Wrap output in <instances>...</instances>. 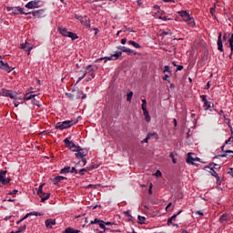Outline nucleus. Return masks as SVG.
I'll return each mask as SVG.
<instances>
[{"label":"nucleus","mask_w":233,"mask_h":233,"mask_svg":"<svg viewBox=\"0 0 233 233\" xmlns=\"http://www.w3.org/2000/svg\"><path fill=\"white\" fill-rule=\"evenodd\" d=\"M77 124V120H66L64 122H58L56 125V130H65L66 128H70V127H74V125Z\"/></svg>","instance_id":"nucleus-1"},{"label":"nucleus","mask_w":233,"mask_h":233,"mask_svg":"<svg viewBox=\"0 0 233 233\" xmlns=\"http://www.w3.org/2000/svg\"><path fill=\"white\" fill-rule=\"evenodd\" d=\"M58 32L64 37H70L72 41H76V39H79V36H77V34L70 32L65 27H58Z\"/></svg>","instance_id":"nucleus-2"},{"label":"nucleus","mask_w":233,"mask_h":233,"mask_svg":"<svg viewBox=\"0 0 233 233\" xmlns=\"http://www.w3.org/2000/svg\"><path fill=\"white\" fill-rule=\"evenodd\" d=\"M7 12H11V15H19V14H22L24 15H28L29 14H32V13H26L25 11H23V8L21 7H10V6H7L5 7Z\"/></svg>","instance_id":"nucleus-3"},{"label":"nucleus","mask_w":233,"mask_h":233,"mask_svg":"<svg viewBox=\"0 0 233 233\" xmlns=\"http://www.w3.org/2000/svg\"><path fill=\"white\" fill-rule=\"evenodd\" d=\"M0 94L4 97H10V99H17V92L12 90L2 89Z\"/></svg>","instance_id":"nucleus-4"},{"label":"nucleus","mask_w":233,"mask_h":233,"mask_svg":"<svg viewBox=\"0 0 233 233\" xmlns=\"http://www.w3.org/2000/svg\"><path fill=\"white\" fill-rule=\"evenodd\" d=\"M43 187H45V183L41 184L38 187L37 194L39 198H41V203H45L47 199H50V194H44L46 197H43Z\"/></svg>","instance_id":"nucleus-5"},{"label":"nucleus","mask_w":233,"mask_h":233,"mask_svg":"<svg viewBox=\"0 0 233 233\" xmlns=\"http://www.w3.org/2000/svg\"><path fill=\"white\" fill-rule=\"evenodd\" d=\"M6 170L0 171V183H2V185H8V183L12 181V179L6 178Z\"/></svg>","instance_id":"nucleus-6"},{"label":"nucleus","mask_w":233,"mask_h":233,"mask_svg":"<svg viewBox=\"0 0 233 233\" xmlns=\"http://www.w3.org/2000/svg\"><path fill=\"white\" fill-rule=\"evenodd\" d=\"M89 225H99L100 228H103L104 230H109V228L105 226V221L99 218H95L89 223Z\"/></svg>","instance_id":"nucleus-7"},{"label":"nucleus","mask_w":233,"mask_h":233,"mask_svg":"<svg viewBox=\"0 0 233 233\" xmlns=\"http://www.w3.org/2000/svg\"><path fill=\"white\" fill-rule=\"evenodd\" d=\"M41 3V1L39 0H33V1H30L29 3H27L25 5V8H29V9H34V8H39V5Z\"/></svg>","instance_id":"nucleus-8"},{"label":"nucleus","mask_w":233,"mask_h":233,"mask_svg":"<svg viewBox=\"0 0 233 233\" xmlns=\"http://www.w3.org/2000/svg\"><path fill=\"white\" fill-rule=\"evenodd\" d=\"M96 70H97V67H94V66L89 65L86 67H84V70H80V74H85V76H86V74H90L91 72H96Z\"/></svg>","instance_id":"nucleus-9"},{"label":"nucleus","mask_w":233,"mask_h":233,"mask_svg":"<svg viewBox=\"0 0 233 233\" xmlns=\"http://www.w3.org/2000/svg\"><path fill=\"white\" fill-rule=\"evenodd\" d=\"M0 68L1 70H5V72H12L14 70V68H12L8 63H5L3 62V60L0 61Z\"/></svg>","instance_id":"nucleus-10"},{"label":"nucleus","mask_w":233,"mask_h":233,"mask_svg":"<svg viewBox=\"0 0 233 233\" xmlns=\"http://www.w3.org/2000/svg\"><path fill=\"white\" fill-rule=\"evenodd\" d=\"M195 161H200V158L193 157L192 153H188L187 157V163H188V165H196Z\"/></svg>","instance_id":"nucleus-11"},{"label":"nucleus","mask_w":233,"mask_h":233,"mask_svg":"<svg viewBox=\"0 0 233 233\" xmlns=\"http://www.w3.org/2000/svg\"><path fill=\"white\" fill-rule=\"evenodd\" d=\"M223 35V34L221 32L218 33V50H219V52H223V39L221 38Z\"/></svg>","instance_id":"nucleus-12"},{"label":"nucleus","mask_w":233,"mask_h":233,"mask_svg":"<svg viewBox=\"0 0 233 233\" xmlns=\"http://www.w3.org/2000/svg\"><path fill=\"white\" fill-rule=\"evenodd\" d=\"M80 23L84 25V26H87V28H90V18L88 16H81Z\"/></svg>","instance_id":"nucleus-13"},{"label":"nucleus","mask_w":233,"mask_h":233,"mask_svg":"<svg viewBox=\"0 0 233 233\" xmlns=\"http://www.w3.org/2000/svg\"><path fill=\"white\" fill-rule=\"evenodd\" d=\"M66 179H68L66 177L57 176L52 179V183L53 185H58L61 181H65Z\"/></svg>","instance_id":"nucleus-14"},{"label":"nucleus","mask_w":233,"mask_h":233,"mask_svg":"<svg viewBox=\"0 0 233 233\" xmlns=\"http://www.w3.org/2000/svg\"><path fill=\"white\" fill-rule=\"evenodd\" d=\"M178 15H180V17H182L184 19V21H190V18L192 16H190V14H188V12L187 11H179Z\"/></svg>","instance_id":"nucleus-15"},{"label":"nucleus","mask_w":233,"mask_h":233,"mask_svg":"<svg viewBox=\"0 0 233 233\" xmlns=\"http://www.w3.org/2000/svg\"><path fill=\"white\" fill-rule=\"evenodd\" d=\"M88 152H85L84 149L81 150V151H76V153L75 154V157L77 158V159H83L84 157H86Z\"/></svg>","instance_id":"nucleus-16"},{"label":"nucleus","mask_w":233,"mask_h":233,"mask_svg":"<svg viewBox=\"0 0 233 233\" xmlns=\"http://www.w3.org/2000/svg\"><path fill=\"white\" fill-rule=\"evenodd\" d=\"M32 94H34L33 91H31V92L25 94V95L24 96V100H25V101H30V99H34V101H35V97H37V95H32Z\"/></svg>","instance_id":"nucleus-17"},{"label":"nucleus","mask_w":233,"mask_h":233,"mask_svg":"<svg viewBox=\"0 0 233 233\" xmlns=\"http://www.w3.org/2000/svg\"><path fill=\"white\" fill-rule=\"evenodd\" d=\"M32 14H33L34 17H35V18L43 17L45 15V10L40 9V10L33 12Z\"/></svg>","instance_id":"nucleus-18"},{"label":"nucleus","mask_w":233,"mask_h":233,"mask_svg":"<svg viewBox=\"0 0 233 233\" xmlns=\"http://www.w3.org/2000/svg\"><path fill=\"white\" fill-rule=\"evenodd\" d=\"M64 143L66 145V147L71 149V148H76V144L73 141H70V139L66 138L64 140Z\"/></svg>","instance_id":"nucleus-19"},{"label":"nucleus","mask_w":233,"mask_h":233,"mask_svg":"<svg viewBox=\"0 0 233 233\" xmlns=\"http://www.w3.org/2000/svg\"><path fill=\"white\" fill-rule=\"evenodd\" d=\"M94 168H95L94 166L82 168L79 170L78 174H80V176H85V172H90V170H94Z\"/></svg>","instance_id":"nucleus-20"},{"label":"nucleus","mask_w":233,"mask_h":233,"mask_svg":"<svg viewBox=\"0 0 233 233\" xmlns=\"http://www.w3.org/2000/svg\"><path fill=\"white\" fill-rule=\"evenodd\" d=\"M56 225V219L48 218L46 220V227L47 228H52Z\"/></svg>","instance_id":"nucleus-21"},{"label":"nucleus","mask_w":233,"mask_h":233,"mask_svg":"<svg viewBox=\"0 0 233 233\" xmlns=\"http://www.w3.org/2000/svg\"><path fill=\"white\" fill-rule=\"evenodd\" d=\"M181 212H183V211L180 210L178 213L173 215L171 218H169L167 219V225H168V227H170V225H172V221H176V218H177V217L179 216V214H181Z\"/></svg>","instance_id":"nucleus-22"},{"label":"nucleus","mask_w":233,"mask_h":233,"mask_svg":"<svg viewBox=\"0 0 233 233\" xmlns=\"http://www.w3.org/2000/svg\"><path fill=\"white\" fill-rule=\"evenodd\" d=\"M117 50H119V52H121V54H123V52H125L126 54H128V52H130V48H128L127 46H119L117 47Z\"/></svg>","instance_id":"nucleus-23"},{"label":"nucleus","mask_w":233,"mask_h":233,"mask_svg":"<svg viewBox=\"0 0 233 233\" xmlns=\"http://www.w3.org/2000/svg\"><path fill=\"white\" fill-rule=\"evenodd\" d=\"M208 168H210V170H212V168H213V170H220L221 167H219V165H218V164L211 163V164H209Z\"/></svg>","instance_id":"nucleus-24"},{"label":"nucleus","mask_w":233,"mask_h":233,"mask_svg":"<svg viewBox=\"0 0 233 233\" xmlns=\"http://www.w3.org/2000/svg\"><path fill=\"white\" fill-rule=\"evenodd\" d=\"M81 230L79 229H74L73 228H67L65 229L63 233H79Z\"/></svg>","instance_id":"nucleus-25"},{"label":"nucleus","mask_w":233,"mask_h":233,"mask_svg":"<svg viewBox=\"0 0 233 233\" xmlns=\"http://www.w3.org/2000/svg\"><path fill=\"white\" fill-rule=\"evenodd\" d=\"M127 43H128V45H132V46H134V48H141V46L134 40H129Z\"/></svg>","instance_id":"nucleus-26"},{"label":"nucleus","mask_w":233,"mask_h":233,"mask_svg":"<svg viewBox=\"0 0 233 233\" xmlns=\"http://www.w3.org/2000/svg\"><path fill=\"white\" fill-rule=\"evenodd\" d=\"M186 23H187L188 26H191L192 28L196 26V21H194L192 16L189 18V20L186 21Z\"/></svg>","instance_id":"nucleus-27"},{"label":"nucleus","mask_w":233,"mask_h":233,"mask_svg":"<svg viewBox=\"0 0 233 233\" xmlns=\"http://www.w3.org/2000/svg\"><path fill=\"white\" fill-rule=\"evenodd\" d=\"M111 56L113 57V61H117V59L121 57L122 53H121V51H118V52H116V53H115L114 55H111Z\"/></svg>","instance_id":"nucleus-28"},{"label":"nucleus","mask_w":233,"mask_h":233,"mask_svg":"<svg viewBox=\"0 0 233 233\" xmlns=\"http://www.w3.org/2000/svg\"><path fill=\"white\" fill-rule=\"evenodd\" d=\"M143 114L145 116V119H146L147 123H150L151 118H150V115H148V110H147V109L144 110Z\"/></svg>","instance_id":"nucleus-29"},{"label":"nucleus","mask_w":233,"mask_h":233,"mask_svg":"<svg viewBox=\"0 0 233 233\" xmlns=\"http://www.w3.org/2000/svg\"><path fill=\"white\" fill-rule=\"evenodd\" d=\"M86 99V95L83 93V91H78L77 92V96H76V99Z\"/></svg>","instance_id":"nucleus-30"},{"label":"nucleus","mask_w":233,"mask_h":233,"mask_svg":"<svg viewBox=\"0 0 233 233\" xmlns=\"http://www.w3.org/2000/svg\"><path fill=\"white\" fill-rule=\"evenodd\" d=\"M137 219H138V223H140V225H145V221H147V218H145L141 215H138Z\"/></svg>","instance_id":"nucleus-31"},{"label":"nucleus","mask_w":233,"mask_h":233,"mask_svg":"<svg viewBox=\"0 0 233 233\" xmlns=\"http://www.w3.org/2000/svg\"><path fill=\"white\" fill-rule=\"evenodd\" d=\"M70 167H66L60 170V174H69Z\"/></svg>","instance_id":"nucleus-32"},{"label":"nucleus","mask_w":233,"mask_h":233,"mask_svg":"<svg viewBox=\"0 0 233 233\" xmlns=\"http://www.w3.org/2000/svg\"><path fill=\"white\" fill-rule=\"evenodd\" d=\"M70 150H72V152H81V150H83V148H81V147H79V146L75 145V147H71Z\"/></svg>","instance_id":"nucleus-33"},{"label":"nucleus","mask_w":233,"mask_h":233,"mask_svg":"<svg viewBox=\"0 0 233 233\" xmlns=\"http://www.w3.org/2000/svg\"><path fill=\"white\" fill-rule=\"evenodd\" d=\"M229 47L231 50V54L233 52V34L231 35L230 38L228 39Z\"/></svg>","instance_id":"nucleus-34"},{"label":"nucleus","mask_w":233,"mask_h":233,"mask_svg":"<svg viewBox=\"0 0 233 233\" xmlns=\"http://www.w3.org/2000/svg\"><path fill=\"white\" fill-rule=\"evenodd\" d=\"M228 218V215H227V214L221 215V217L219 218L220 223H225V221H227Z\"/></svg>","instance_id":"nucleus-35"},{"label":"nucleus","mask_w":233,"mask_h":233,"mask_svg":"<svg viewBox=\"0 0 233 233\" xmlns=\"http://www.w3.org/2000/svg\"><path fill=\"white\" fill-rule=\"evenodd\" d=\"M167 74H172V70H170V66H164L163 73L167 74Z\"/></svg>","instance_id":"nucleus-36"},{"label":"nucleus","mask_w":233,"mask_h":233,"mask_svg":"<svg viewBox=\"0 0 233 233\" xmlns=\"http://www.w3.org/2000/svg\"><path fill=\"white\" fill-rule=\"evenodd\" d=\"M211 174V176H213V177H218L219 175L218 174V172L214 169V167L211 168V171L209 172Z\"/></svg>","instance_id":"nucleus-37"},{"label":"nucleus","mask_w":233,"mask_h":233,"mask_svg":"<svg viewBox=\"0 0 233 233\" xmlns=\"http://www.w3.org/2000/svg\"><path fill=\"white\" fill-rule=\"evenodd\" d=\"M141 109H142V111L147 110V99H142Z\"/></svg>","instance_id":"nucleus-38"},{"label":"nucleus","mask_w":233,"mask_h":233,"mask_svg":"<svg viewBox=\"0 0 233 233\" xmlns=\"http://www.w3.org/2000/svg\"><path fill=\"white\" fill-rule=\"evenodd\" d=\"M134 96V92H129L127 96V100L130 103V101H132V97Z\"/></svg>","instance_id":"nucleus-39"},{"label":"nucleus","mask_w":233,"mask_h":233,"mask_svg":"<svg viewBox=\"0 0 233 233\" xmlns=\"http://www.w3.org/2000/svg\"><path fill=\"white\" fill-rule=\"evenodd\" d=\"M25 230H26V224L21 226V227L18 228L17 232H18V233H21V232H25Z\"/></svg>","instance_id":"nucleus-40"},{"label":"nucleus","mask_w":233,"mask_h":233,"mask_svg":"<svg viewBox=\"0 0 233 233\" xmlns=\"http://www.w3.org/2000/svg\"><path fill=\"white\" fill-rule=\"evenodd\" d=\"M208 108H210V102L208 100L204 102V110H208Z\"/></svg>","instance_id":"nucleus-41"},{"label":"nucleus","mask_w":233,"mask_h":233,"mask_svg":"<svg viewBox=\"0 0 233 233\" xmlns=\"http://www.w3.org/2000/svg\"><path fill=\"white\" fill-rule=\"evenodd\" d=\"M152 137V133H148L146 137V138L143 140V143H148V139Z\"/></svg>","instance_id":"nucleus-42"},{"label":"nucleus","mask_w":233,"mask_h":233,"mask_svg":"<svg viewBox=\"0 0 233 233\" xmlns=\"http://www.w3.org/2000/svg\"><path fill=\"white\" fill-rule=\"evenodd\" d=\"M101 59H106L105 63H106V61H114V57L112 56V55L110 56H106L104 58Z\"/></svg>","instance_id":"nucleus-43"},{"label":"nucleus","mask_w":233,"mask_h":233,"mask_svg":"<svg viewBox=\"0 0 233 233\" xmlns=\"http://www.w3.org/2000/svg\"><path fill=\"white\" fill-rule=\"evenodd\" d=\"M225 152H226V154H228V157H233V151H232V150L228 149V150H226Z\"/></svg>","instance_id":"nucleus-44"},{"label":"nucleus","mask_w":233,"mask_h":233,"mask_svg":"<svg viewBox=\"0 0 233 233\" xmlns=\"http://www.w3.org/2000/svg\"><path fill=\"white\" fill-rule=\"evenodd\" d=\"M151 137H155V139H159V135H157V133H156V132H153V133H151Z\"/></svg>","instance_id":"nucleus-45"},{"label":"nucleus","mask_w":233,"mask_h":233,"mask_svg":"<svg viewBox=\"0 0 233 233\" xmlns=\"http://www.w3.org/2000/svg\"><path fill=\"white\" fill-rule=\"evenodd\" d=\"M32 214H34V212L27 213V214L22 218L23 221H25V219H27L28 218H30V216H32Z\"/></svg>","instance_id":"nucleus-46"},{"label":"nucleus","mask_w":233,"mask_h":233,"mask_svg":"<svg viewBox=\"0 0 233 233\" xmlns=\"http://www.w3.org/2000/svg\"><path fill=\"white\" fill-rule=\"evenodd\" d=\"M200 98L202 99L203 103H206L207 101H208V100L207 99V95H202V96H200Z\"/></svg>","instance_id":"nucleus-47"},{"label":"nucleus","mask_w":233,"mask_h":233,"mask_svg":"<svg viewBox=\"0 0 233 233\" xmlns=\"http://www.w3.org/2000/svg\"><path fill=\"white\" fill-rule=\"evenodd\" d=\"M130 54H133L134 56H137V52L134 51L132 49H129V52H127V55L130 56Z\"/></svg>","instance_id":"nucleus-48"},{"label":"nucleus","mask_w":233,"mask_h":233,"mask_svg":"<svg viewBox=\"0 0 233 233\" xmlns=\"http://www.w3.org/2000/svg\"><path fill=\"white\" fill-rule=\"evenodd\" d=\"M82 161V167H85L86 165V157H84L83 158H81Z\"/></svg>","instance_id":"nucleus-49"},{"label":"nucleus","mask_w":233,"mask_h":233,"mask_svg":"<svg viewBox=\"0 0 233 233\" xmlns=\"http://www.w3.org/2000/svg\"><path fill=\"white\" fill-rule=\"evenodd\" d=\"M195 214H196L197 216H205V214H204L203 211H201V210L195 211Z\"/></svg>","instance_id":"nucleus-50"},{"label":"nucleus","mask_w":233,"mask_h":233,"mask_svg":"<svg viewBox=\"0 0 233 233\" xmlns=\"http://www.w3.org/2000/svg\"><path fill=\"white\" fill-rule=\"evenodd\" d=\"M233 142V137H230L226 142L225 145H230V142Z\"/></svg>","instance_id":"nucleus-51"},{"label":"nucleus","mask_w":233,"mask_h":233,"mask_svg":"<svg viewBox=\"0 0 233 233\" xmlns=\"http://www.w3.org/2000/svg\"><path fill=\"white\" fill-rule=\"evenodd\" d=\"M85 77H86V75H85V73H83V76L78 77L77 83H79V81H82V79H85Z\"/></svg>","instance_id":"nucleus-52"},{"label":"nucleus","mask_w":233,"mask_h":233,"mask_svg":"<svg viewBox=\"0 0 233 233\" xmlns=\"http://www.w3.org/2000/svg\"><path fill=\"white\" fill-rule=\"evenodd\" d=\"M156 177H161V171L160 170H157V172L155 173Z\"/></svg>","instance_id":"nucleus-53"},{"label":"nucleus","mask_w":233,"mask_h":233,"mask_svg":"<svg viewBox=\"0 0 233 233\" xmlns=\"http://www.w3.org/2000/svg\"><path fill=\"white\" fill-rule=\"evenodd\" d=\"M70 173H71V174H77V169H76V167H72V168L70 169Z\"/></svg>","instance_id":"nucleus-54"},{"label":"nucleus","mask_w":233,"mask_h":233,"mask_svg":"<svg viewBox=\"0 0 233 233\" xmlns=\"http://www.w3.org/2000/svg\"><path fill=\"white\" fill-rule=\"evenodd\" d=\"M20 48H22V50L26 49L27 48L26 42L25 44H21Z\"/></svg>","instance_id":"nucleus-55"},{"label":"nucleus","mask_w":233,"mask_h":233,"mask_svg":"<svg viewBox=\"0 0 233 233\" xmlns=\"http://www.w3.org/2000/svg\"><path fill=\"white\" fill-rule=\"evenodd\" d=\"M210 14H211V15H214V14H216V8H214V7H210Z\"/></svg>","instance_id":"nucleus-56"},{"label":"nucleus","mask_w":233,"mask_h":233,"mask_svg":"<svg viewBox=\"0 0 233 233\" xmlns=\"http://www.w3.org/2000/svg\"><path fill=\"white\" fill-rule=\"evenodd\" d=\"M228 174H229V176H232L233 177V167L229 168V170L228 171Z\"/></svg>","instance_id":"nucleus-57"},{"label":"nucleus","mask_w":233,"mask_h":233,"mask_svg":"<svg viewBox=\"0 0 233 233\" xmlns=\"http://www.w3.org/2000/svg\"><path fill=\"white\" fill-rule=\"evenodd\" d=\"M148 194L149 196H152V184L149 185Z\"/></svg>","instance_id":"nucleus-58"},{"label":"nucleus","mask_w":233,"mask_h":233,"mask_svg":"<svg viewBox=\"0 0 233 233\" xmlns=\"http://www.w3.org/2000/svg\"><path fill=\"white\" fill-rule=\"evenodd\" d=\"M170 207H172V202H169L166 207V210H170Z\"/></svg>","instance_id":"nucleus-59"},{"label":"nucleus","mask_w":233,"mask_h":233,"mask_svg":"<svg viewBox=\"0 0 233 233\" xmlns=\"http://www.w3.org/2000/svg\"><path fill=\"white\" fill-rule=\"evenodd\" d=\"M89 74H90L92 79H94V77H96V71H92Z\"/></svg>","instance_id":"nucleus-60"},{"label":"nucleus","mask_w":233,"mask_h":233,"mask_svg":"<svg viewBox=\"0 0 233 233\" xmlns=\"http://www.w3.org/2000/svg\"><path fill=\"white\" fill-rule=\"evenodd\" d=\"M183 70V66H177V72Z\"/></svg>","instance_id":"nucleus-61"},{"label":"nucleus","mask_w":233,"mask_h":233,"mask_svg":"<svg viewBox=\"0 0 233 233\" xmlns=\"http://www.w3.org/2000/svg\"><path fill=\"white\" fill-rule=\"evenodd\" d=\"M217 179V185H221V179L219 178V177H216Z\"/></svg>","instance_id":"nucleus-62"},{"label":"nucleus","mask_w":233,"mask_h":233,"mask_svg":"<svg viewBox=\"0 0 233 233\" xmlns=\"http://www.w3.org/2000/svg\"><path fill=\"white\" fill-rule=\"evenodd\" d=\"M219 157H228V154L225 152V154L220 155Z\"/></svg>","instance_id":"nucleus-63"},{"label":"nucleus","mask_w":233,"mask_h":233,"mask_svg":"<svg viewBox=\"0 0 233 233\" xmlns=\"http://www.w3.org/2000/svg\"><path fill=\"white\" fill-rule=\"evenodd\" d=\"M121 43H122V45H127V38H123V39L121 40Z\"/></svg>","instance_id":"nucleus-64"}]
</instances>
